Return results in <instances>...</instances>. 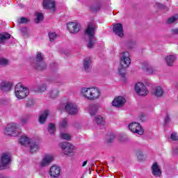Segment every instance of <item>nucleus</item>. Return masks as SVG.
Masks as SVG:
<instances>
[{
  "label": "nucleus",
  "mask_w": 178,
  "mask_h": 178,
  "mask_svg": "<svg viewBox=\"0 0 178 178\" xmlns=\"http://www.w3.org/2000/svg\"><path fill=\"white\" fill-rule=\"evenodd\" d=\"M80 95L88 101H97L101 98V89L96 86L82 87Z\"/></svg>",
  "instance_id": "1"
},
{
  "label": "nucleus",
  "mask_w": 178,
  "mask_h": 178,
  "mask_svg": "<svg viewBox=\"0 0 178 178\" xmlns=\"http://www.w3.org/2000/svg\"><path fill=\"white\" fill-rule=\"evenodd\" d=\"M120 67L118 70V73L121 77H124L126 75V68L130 66L131 59H130V53L124 51L120 55Z\"/></svg>",
  "instance_id": "2"
},
{
  "label": "nucleus",
  "mask_w": 178,
  "mask_h": 178,
  "mask_svg": "<svg viewBox=\"0 0 178 178\" xmlns=\"http://www.w3.org/2000/svg\"><path fill=\"white\" fill-rule=\"evenodd\" d=\"M96 29L97 27L93 23H90L86 30V34L88 35V43L87 47L89 49L94 48V45H95L97 42V38H95Z\"/></svg>",
  "instance_id": "3"
},
{
  "label": "nucleus",
  "mask_w": 178,
  "mask_h": 178,
  "mask_svg": "<svg viewBox=\"0 0 178 178\" xmlns=\"http://www.w3.org/2000/svg\"><path fill=\"white\" fill-rule=\"evenodd\" d=\"M22 129L19 127V124L16 123H10L7 124L4 129L6 136H11V137H17L20 134Z\"/></svg>",
  "instance_id": "4"
},
{
  "label": "nucleus",
  "mask_w": 178,
  "mask_h": 178,
  "mask_svg": "<svg viewBox=\"0 0 178 178\" xmlns=\"http://www.w3.org/2000/svg\"><path fill=\"white\" fill-rule=\"evenodd\" d=\"M29 94V88L23 86L22 83H18L15 87V95L17 99H23Z\"/></svg>",
  "instance_id": "5"
},
{
  "label": "nucleus",
  "mask_w": 178,
  "mask_h": 178,
  "mask_svg": "<svg viewBox=\"0 0 178 178\" xmlns=\"http://www.w3.org/2000/svg\"><path fill=\"white\" fill-rule=\"evenodd\" d=\"M59 147L63 151L65 155H67L68 156H73L74 155L76 147L73 144L70 143H60Z\"/></svg>",
  "instance_id": "6"
},
{
  "label": "nucleus",
  "mask_w": 178,
  "mask_h": 178,
  "mask_svg": "<svg viewBox=\"0 0 178 178\" xmlns=\"http://www.w3.org/2000/svg\"><path fill=\"white\" fill-rule=\"evenodd\" d=\"M10 154L8 153L2 154L0 159V170L8 169L10 165Z\"/></svg>",
  "instance_id": "7"
},
{
  "label": "nucleus",
  "mask_w": 178,
  "mask_h": 178,
  "mask_svg": "<svg viewBox=\"0 0 178 178\" xmlns=\"http://www.w3.org/2000/svg\"><path fill=\"white\" fill-rule=\"evenodd\" d=\"M65 109L68 115H77L79 113V107L75 103L72 102L66 103Z\"/></svg>",
  "instance_id": "8"
},
{
  "label": "nucleus",
  "mask_w": 178,
  "mask_h": 178,
  "mask_svg": "<svg viewBox=\"0 0 178 178\" xmlns=\"http://www.w3.org/2000/svg\"><path fill=\"white\" fill-rule=\"evenodd\" d=\"M129 129L132 133H136L139 136L144 134V129L141 127V125L138 122H131L129 124Z\"/></svg>",
  "instance_id": "9"
},
{
  "label": "nucleus",
  "mask_w": 178,
  "mask_h": 178,
  "mask_svg": "<svg viewBox=\"0 0 178 178\" xmlns=\"http://www.w3.org/2000/svg\"><path fill=\"white\" fill-rule=\"evenodd\" d=\"M135 91L138 95H140L141 97H145L148 94L147 86L141 82H138L135 85Z\"/></svg>",
  "instance_id": "10"
},
{
  "label": "nucleus",
  "mask_w": 178,
  "mask_h": 178,
  "mask_svg": "<svg viewBox=\"0 0 178 178\" xmlns=\"http://www.w3.org/2000/svg\"><path fill=\"white\" fill-rule=\"evenodd\" d=\"M67 29L70 34H77L81 29V26L79 22H68L67 24Z\"/></svg>",
  "instance_id": "11"
},
{
  "label": "nucleus",
  "mask_w": 178,
  "mask_h": 178,
  "mask_svg": "<svg viewBox=\"0 0 178 178\" xmlns=\"http://www.w3.org/2000/svg\"><path fill=\"white\" fill-rule=\"evenodd\" d=\"M54 159L55 156L54 154H47L43 157L42 160L40 163V165L41 168H45V166H48L49 163L54 162Z\"/></svg>",
  "instance_id": "12"
},
{
  "label": "nucleus",
  "mask_w": 178,
  "mask_h": 178,
  "mask_svg": "<svg viewBox=\"0 0 178 178\" xmlns=\"http://www.w3.org/2000/svg\"><path fill=\"white\" fill-rule=\"evenodd\" d=\"M124 104H126V98L122 96L115 97L112 102L113 106L115 108H122Z\"/></svg>",
  "instance_id": "13"
},
{
  "label": "nucleus",
  "mask_w": 178,
  "mask_h": 178,
  "mask_svg": "<svg viewBox=\"0 0 178 178\" xmlns=\"http://www.w3.org/2000/svg\"><path fill=\"white\" fill-rule=\"evenodd\" d=\"M49 175L53 178H58L60 175V167L53 165L49 169Z\"/></svg>",
  "instance_id": "14"
},
{
  "label": "nucleus",
  "mask_w": 178,
  "mask_h": 178,
  "mask_svg": "<svg viewBox=\"0 0 178 178\" xmlns=\"http://www.w3.org/2000/svg\"><path fill=\"white\" fill-rule=\"evenodd\" d=\"M42 6L44 9H49L51 12H55V1L43 0Z\"/></svg>",
  "instance_id": "15"
},
{
  "label": "nucleus",
  "mask_w": 178,
  "mask_h": 178,
  "mask_svg": "<svg viewBox=\"0 0 178 178\" xmlns=\"http://www.w3.org/2000/svg\"><path fill=\"white\" fill-rule=\"evenodd\" d=\"M113 31L118 35V37H123L124 35V32L123 31V25L122 24H115L113 26Z\"/></svg>",
  "instance_id": "16"
},
{
  "label": "nucleus",
  "mask_w": 178,
  "mask_h": 178,
  "mask_svg": "<svg viewBox=\"0 0 178 178\" xmlns=\"http://www.w3.org/2000/svg\"><path fill=\"white\" fill-rule=\"evenodd\" d=\"M13 86V83L9 81H3L0 84V89L2 91H10L12 90V87Z\"/></svg>",
  "instance_id": "17"
},
{
  "label": "nucleus",
  "mask_w": 178,
  "mask_h": 178,
  "mask_svg": "<svg viewBox=\"0 0 178 178\" xmlns=\"http://www.w3.org/2000/svg\"><path fill=\"white\" fill-rule=\"evenodd\" d=\"M91 65H92V60H91V58L88 57L83 60V69L87 72L91 70Z\"/></svg>",
  "instance_id": "18"
},
{
  "label": "nucleus",
  "mask_w": 178,
  "mask_h": 178,
  "mask_svg": "<svg viewBox=\"0 0 178 178\" xmlns=\"http://www.w3.org/2000/svg\"><path fill=\"white\" fill-rule=\"evenodd\" d=\"M99 108V106L98 104H90L88 107V112L91 116H95V115H97L98 113Z\"/></svg>",
  "instance_id": "19"
},
{
  "label": "nucleus",
  "mask_w": 178,
  "mask_h": 178,
  "mask_svg": "<svg viewBox=\"0 0 178 178\" xmlns=\"http://www.w3.org/2000/svg\"><path fill=\"white\" fill-rule=\"evenodd\" d=\"M163 94H165V91L162 87L157 86L154 89L153 95L156 97V98H162V97H163Z\"/></svg>",
  "instance_id": "20"
},
{
  "label": "nucleus",
  "mask_w": 178,
  "mask_h": 178,
  "mask_svg": "<svg viewBox=\"0 0 178 178\" xmlns=\"http://www.w3.org/2000/svg\"><path fill=\"white\" fill-rule=\"evenodd\" d=\"M152 175L155 176V177H159L161 176V168H159V165L158 163H154L152 166Z\"/></svg>",
  "instance_id": "21"
},
{
  "label": "nucleus",
  "mask_w": 178,
  "mask_h": 178,
  "mask_svg": "<svg viewBox=\"0 0 178 178\" xmlns=\"http://www.w3.org/2000/svg\"><path fill=\"white\" fill-rule=\"evenodd\" d=\"M41 62H44V56H42L41 52L38 51L36 53V55L33 58V63L32 64V66H34V65L40 63Z\"/></svg>",
  "instance_id": "22"
},
{
  "label": "nucleus",
  "mask_w": 178,
  "mask_h": 178,
  "mask_svg": "<svg viewBox=\"0 0 178 178\" xmlns=\"http://www.w3.org/2000/svg\"><path fill=\"white\" fill-rule=\"evenodd\" d=\"M31 143V139L26 136H23L19 138V144H21V145H29Z\"/></svg>",
  "instance_id": "23"
},
{
  "label": "nucleus",
  "mask_w": 178,
  "mask_h": 178,
  "mask_svg": "<svg viewBox=\"0 0 178 178\" xmlns=\"http://www.w3.org/2000/svg\"><path fill=\"white\" fill-rule=\"evenodd\" d=\"M48 115H49V111H44L39 118V123L44 124V123H45V120H47V118H48Z\"/></svg>",
  "instance_id": "24"
},
{
  "label": "nucleus",
  "mask_w": 178,
  "mask_h": 178,
  "mask_svg": "<svg viewBox=\"0 0 178 178\" xmlns=\"http://www.w3.org/2000/svg\"><path fill=\"white\" fill-rule=\"evenodd\" d=\"M30 147V152L32 153L37 152L38 149H40V146L38 145V143L36 142H31L29 143Z\"/></svg>",
  "instance_id": "25"
},
{
  "label": "nucleus",
  "mask_w": 178,
  "mask_h": 178,
  "mask_svg": "<svg viewBox=\"0 0 178 178\" xmlns=\"http://www.w3.org/2000/svg\"><path fill=\"white\" fill-rule=\"evenodd\" d=\"M165 60L167 62L168 66H172V65H173V63H175V60H176V56H175V55L168 56L165 58Z\"/></svg>",
  "instance_id": "26"
},
{
  "label": "nucleus",
  "mask_w": 178,
  "mask_h": 178,
  "mask_svg": "<svg viewBox=\"0 0 178 178\" xmlns=\"http://www.w3.org/2000/svg\"><path fill=\"white\" fill-rule=\"evenodd\" d=\"M37 70H45L47 69V63L45 62L42 61L38 64H35L33 65Z\"/></svg>",
  "instance_id": "27"
},
{
  "label": "nucleus",
  "mask_w": 178,
  "mask_h": 178,
  "mask_svg": "<svg viewBox=\"0 0 178 178\" xmlns=\"http://www.w3.org/2000/svg\"><path fill=\"white\" fill-rule=\"evenodd\" d=\"M10 38V35L6 33L0 34V44H5L6 40H9Z\"/></svg>",
  "instance_id": "28"
},
{
  "label": "nucleus",
  "mask_w": 178,
  "mask_h": 178,
  "mask_svg": "<svg viewBox=\"0 0 178 178\" xmlns=\"http://www.w3.org/2000/svg\"><path fill=\"white\" fill-rule=\"evenodd\" d=\"M49 97L52 99L58 98V97H59V90L53 89L50 90L49 92Z\"/></svg>",
  "instance_id": "29"
},
{
  "label": "nucleus",
  "mask_w": 178,
  "mask_h": 178,
  "mask_svg": "<svg viewBox=\"0 0 178 178\" xmlns=\"http://www.w3.org/2000/svg\"><path fill=\"white\" fill-rule=\"evenodd\" d=\"M35 22L36 24H38V23H41L44 20V15H42V13H38L37 12L35 13Z\"/></svg>",
  "instance_id": "30"
},
{
  "label": "nucleus",
  "mask_w": 178,
  "mask_h": 178,
  "mask_svg": "<svg viewBox=\"0 0 178 178\" xmlns=\"http://www.w3.org/2000/svg\"><path fill=\"white\" fill-rule=\"evenodd\" d=\"M94 122L97 123V124H105V118H103L101 115L95 116Z\"/></svg>",
  "instance_id": "31"
},
{
  "label": "nucleus",
  "mask_w": 178,
  "mask_h": 178,
  "mask_svg": "<svg viewBox=\"0 0 178 178\" xmlns=\"http://www.w3.org/2000/svg\"><path fill=\"white\" fill-rule=\"evenodd\" d=\"M47 131L49 134H55V131H56V126L54 123H49L47 127Z\"/></svg>",
  "instance_id": "32"
},
{
  "label": "nucleus",
  "mask_w": 178,
  "mask_h": 178,
  "mask_svg": "<svg viewBox=\"0 0 178 178\" xmlns=\"http://www.w3.org/2000/svg\"><path fill=\"white\" fill-rule=\"evenodd\" d=\"M66 127H67V119L64 118L60 121L59 128L66 129Z\"/></svg>",
  "instance_id": "33"
},
{
  "label": "nucleus",
  "mask_w": 178,
  "mask_h": 178,
  "mask_svg": "<svg viewBox=\"0 0 178 178\" xmlns=\"http://www.w3.org/2000/svg\"><path fill=\"white\" fill-rule=\"evenodd\" d=\"M60 138H62V140H67V141H70L72 140V136L67 133H61Z\"/></svg>",
  "instance_id": "34"
},
{
  "label": "nucleus",
  "mask_w": 178,
  "mask_h": 178,
  "mask_svg": "<svg viewBox=\"0 0 178 178\" xmlns=\"http://www.w3.org/2000/svg\"><path fill=\"white\" fill-rule=\"evenodd\" d=\"M49 40L52 42V41H55L56 38H58V35L55 32L49 33Z\"/></svg>",
  "instance_id": "35"
},
{
  "label": "nucleus",
  "mask_w": 178,
  "mask_h": 178,
  "mask_svg": "<svg viewBox=\"0 0 178 178\" xmlns=\"http://www.w3.org/2000/svg\"><path fill=\"white\" fill-rule=\"evenodd\" d=\"M178 19V15H175L168 19L167 23L168 24H171V23H175V22H177Z\"/></svg>",
  "instance_id": "36"
},
{
  "label": "nucleus",
  "mask_w": 178,
  "mask_h": 178,
  "mask_svg": "<svg viewBox=\"0 0 178 178\" xmlns=\"http://www.w3.org/2000/svg\"><path fill=\"white\" fill-rule=\"evenodd\" d=\"M113 140H115V135L111 134L106 137V143L107 144H111V143H113Z\"/></svg>",
  "instance_id": "37"
},
{
  "label": "nucleus",
  "mask_w": 178,
  "mask_h": 178,
  "mask_svg": "<svg viewBox=\"0 0 178 178\" xmlns=\"http://www.w3.org/2000/svg\"><path fill=\"white\" fill-rule=\"evenodd\" d=\"M170 140L172 141H178V134L176 132H172L170 136Z\"/></svg>",
  "instance_id": "38"
},
{
  "label": "nucleus",
  "mask_w": 178,
  "mask_h": 178,
  "mask_svg": "<svg viewBox=\"0 0 178 178\" xmlns=\"http://www.w3.org/2000/svg\"><path fill=\"white\" fill-rule=\"evenodd\" d=\"M29 22V19L26 17H21L17 19V23L19 24H26Z\"/></svg>",
  "instance_id": "39"
},
{
  "label": "nucleus",
  "mask_w": 178,
  "mask_h": 178,
  "mask_svg": "<svg viewBox=\"0 0 178 178\" xmlns=\"http://www.w3.org/2000/svg\"><path fill=\"white\" fill-rule=\"evenodd\" d=\"M47 90V85L42 84L38 88V92H44Z\"/></svg>",
  "instance_id": "40"
},
{
  "label": "nucleus",
  "mask_w": 178,
  "mask_h": 178,
  "mask_svg": "<svg viewBox=\"0 0 178 178\" xmlns=\"http://www.w3.org/2000/svg\"><path fill=\"white\" fill-rule=\"evenodd\" d=\"M9 64V60L6 58H0V65L1 66H6Z\"/></svg>",
  "instance_id": "41"
},
{
  "label": "nucleus",
  "mask_w": 178,
  "mask_h": 178,
  "mask_svg": "<svg viewBox=\"0 0 178 178\" xmlns=\"http://www.w3.org/2000/svg\"><path fill=\"white\" fill-rule=\"evenodd\" d=\"M21 33L22 35H29V29L26 27L21 29Z\"/></svg>",
  "instance_id": "42"
},
{
  "label": "nucleus",
  "mask_w": 178,
  "mask_h": 178,
  "mask_svg": "<svg viewBox=\"0 0 178 178\" xmlns=\"http://www.w3.org/2000/svg\"><path fill=\"white\" fill-rule=\"evenodd\" d=\"M99 9H101V6L99 5L94 6L91 8V10H92V12H98Z\"/></svg>",
  "instance_id": "43"
},
{
  "label": "nucleus",
  "mask_w": 178,
  "mask_h": 178,
  "mask_svg": "<svg viewBox=\"0 0 178 178\" xmlns=\"http://www.w3.org/2000/svg\"><path fill=\"white\" fill-rule=\"evenodd\" d=\"M155 7L159 8V9H163L165 6H163V4H161L160 3H156Z\"/></svg>",
  "instance_id": "44"
},
{
  "label": "nucleus",
  "mask_w": 178,
  "mask_h": 178,
  "mask_svg": "<svg viewBox=\"0 0 178 178\" xmlns=\"http://www.w3.org/2000/svg\"><path fill=\"white\" fill-rule=\"evenodd\" d=\"M27 122H29V118H23L21 119L22 124H26V123H27Z\"/></svg>",
  "instance_id": "45"
},
{
  "label": "nucleus",
  "mask_w": 178,
  "mask_h": 178,
  "mask_svg": "<svg viewBox=\"0 0 178 178\" xmlns=\"http://www.w3.org/2000/svg\"><path fill=\"white\" fill-rule=\"evenodd\" d=\"M170 120V118L169 117V114H166L164 118L165 123H169Z\"/></svg>",
  "instance_id": "46"
},
{
  "label": "nucleus",
  "mask_w": 178,
  "mask_h": 178,
  "mask_svg": "<svg viewBox=\"0 0 178 178\" xmlns=\"http://www.w3.org/2000/svg\"><path fill=\"white\" fill-rule=\"evenodd\" d=\"M172 34H178V28H175L172 30Z\"/></svg>",
  "instance_id": "47"
},
{
  "label": "nucleus",
  "mask_w": 178,
  "mask_h": 178,
  "mask_svg": "<svg viewBox=\"0 0 178 178\" xmlns=\"http://www.w3.org/2000/svg\"><path fill=\"white\" fill-rule=\"evenodd\" d=\"M0 178H10L5 175L0 174Z\"/></svg>",
  "instance_id": "48"
},
{
  "label": "nucleus",
  "mask_w": 178,
  "mask_h": 178,
  "mask_svg": "<svg viewBox=\"0 0 178 178\" xmlns=\"http://www.w3.org/2000/svg\"><path fill=\"white\" fill-rule=\"evenodd\" d=\"M33 104H34V102H33V100H29V104H27V105H28L29 106H31V105H33Z\"/></svg>",
  "instance_id": "49"
},
{
  "label": "nucleus",
  "mask_w": 178,
  "mask_h": 178,
  "mask_svg": "<svg viewBox=\"0 0 178 178\" xmlns=\"http://www.w3.org/2000/svg\"><path fill=\"white\" fill-rule=\"evenodd\" d=\"M147 72L149 74H152V70L147 69Z\"/></svg>",
  "instance_id": "50"
},
{
  "label": "nucleus",
  "mask_w": 178,
  "mask_h": 178,
  "mask_svg": "<svg viewBox=\"0 0 178 178\" xmlns=\"http://www.w3.org/2000/svg\"><path fill=\"white\" fill-rule=\"evenodd\" d=\"M138 158H143V153L140 152V153L138 154Z\"/></svg>",
  "instance_id": "51"
},
{
  "label": "nucleus",
  "mask_w": 178,
  "mask_h": 178,
  "mask_svg": "<svg viewBox=\"0 0 178 178\" xmlns=\"http://www.w3.org/2000/svg\"><path fill=\"white\" fill-rule=\"evenodd\" d=\"M86 165H87V161H85L83 162V164H82L83 168H84V166H86Z\"/></svg>",
  "instance_id": "52"
},
{
  "label": "nucleus",
  "mask_w": 178,
  "mask_h": 178,
  "mask_svg": "<svg viewBox=\"0 0 178 178\" xmlns=\"http://www.w3.org/2000/svg\"><path fill=\"white\" fill-rule=\"evenodd\" d=\"M54 65H55V66H57V65H56V64H54Z\"/></svg>",
  "instance_id": "53"
}]
</instances>
